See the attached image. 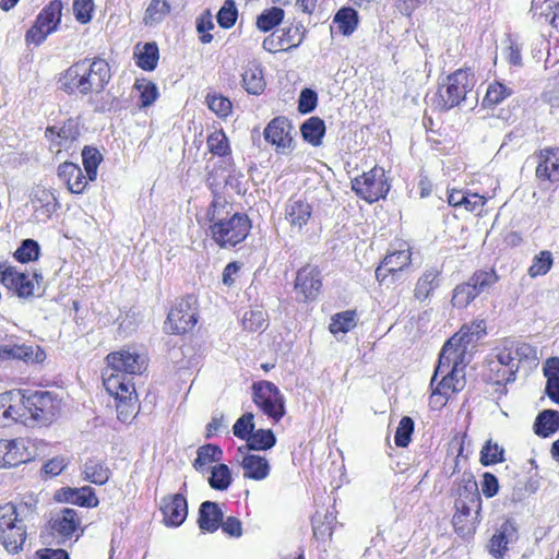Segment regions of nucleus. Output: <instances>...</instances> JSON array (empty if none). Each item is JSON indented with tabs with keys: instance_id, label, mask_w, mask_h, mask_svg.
Listing matches in <instances>:
<instances>
[{
	"instance_id": "49530a36",
	"label": "nucleus",
	"mask_w": 559,
	"mask_h": 559,
	"mask_svg": "<svg viewBox=\"0 0 559 559\" xmlns=\"http://www.w3.org/2000/svg\"><path fill=\"white\" fill-rule=\"evenodd\" d=\"M133 90L139 93L138 107L140 109L153 105L159 96L156 84L146 79H136Z\"/></svg>"
},
{
	"instance_id": "2eb2a0df",
	"label": "nucleus",
	"mask_w": 559,
	"mask_h": 559,
	"mask_svg": "<svg viewBox=\"0 0 559 559\" xmlns=\"http://www.w3.org/2000/svg\"><path fill=\"white\" fill-rule=\"evenodd\" d=\"M33 443L27 439L0 440V467L17 466L32 461L35 452Z\"/></svg>"
},
{
	"instance_id": "3c124183",
	"label": "nucleus",
	"mask_w": 559,
	"mask_h": 559,
	"mask_svg": "<svg viewBox=\"0 0 559 559\" xmlns=\"http://www.w3.org/2000/svg\"><path fill=\"white\" fill-rule=\"evenodd\" d=\"M231 481V473L226 464H218L212 467L209 484L213 489L219 491L227 490Z\"/></svg>"
},
{
	"instance_id": "aec40b11",
	"label": "nucleus",
	"mask_w": 559,
	"mask_h": 559,
	"mask_svg": "<svg viewBox=\"0 0 559 559\" xmlns=\"http://www.w3.org/2000/svg\"><path fill=\"white\" fill-rule=\"evenodd\" d=\"M313 207L302 197H292L285 206V218L293 231H301L312 217Z\"/></svg>"
},
{
	"instance_id": "ddd939ff",
	"label": "nucleus",
	"mask_w": 559,
	"mask_h": 559,
	"mask_svg": "<svg viewBox=\"0 0 559 559\" xmlns=\"http://www.w3.org/2000/svg\"><path fill=\"white\" fill-rule=\"evenodd\" d=\"M88 94L102 93L111 79L110 67L105 59L83 58L79 60Z\"/></svg>"
},
{
	"instance_id": "c03bdc74",
	"label": "nucleus",
	"mask_w": 559,
	"mask_h": 559,
	"mask_svg": "<svg viewBox=\"0 0 559 559\" xmlns=\"http://www.w3.org/2000/svg\"><path fill=\"white\" fill-rule=\"evenodd\" d=\"M300 132L305 141L313 146H318L321 144L325 133L324 121L319 117H311L302 123Z\"/></svg>"
},
{
	"instance_id": "dca6fc26",
	"label": "nucleus",
	"mask_w": 559,
	"mask_h": 559,
	"mask_svg": "<svg viewBox=\"0 0 559 559\" xmlns=\"http://www.w3.org/2000/svg\"><path fill=\"white\" fill-rule=\"evenodd\" d=\"M0 283L20 298L34 294V283L29 275L5 263H0Z\"/></svg>"
},
{
	"instance_id": "a18cd8bd",
	"label": "nucleus",
	"mask_w": 559,
	"mask_h": 559,
	"mask_svg": "<svg viewBox=\"0 0 559 559\" xmlns=\"http://www.w3.org/2000/svg\"><path fill=\"white\" fill-rule=\"evenodd\" d=\"M513 94V88L509 85L495 81L487 87L486 95L483 99V106L486 108H492L501 104L506 98Z\"/></svg>"
},
{
	"instance_id": "79ce46f5",
	"label": "nucleus",
	"mask_w": 559,
	"mask_h": 559,
	"mask_svg": "<svg viewBox=\"0 0 559 559\" xmlns=\"http://www.w3.org/2000/svg\"><path fill=\"white\" fill-rule=\"evenodd\" d=\"M223 451L218 445L209 443L202 445L197 451V459L193 461V467L200 473L207 471L209 466L222 460Z\"/></svg>"
},
{
	"instance_id": "e2e57ef3",
	"label": "nucleus",
	"mask_w": 559,
	"mask_h": 559,
	"mask_svg": "<svg viewBox=\"0 0 559 559\" xmlns=\"http://www.w3.org/2000/svg\"><path fill=\"white\" fill-rule=\"evenodd\" d=\"M214 28L212 15L209 11H205L197 19V31L200 34V40L203 44L212 41L213 36L210 31Z\"/></svg>"
},
{
	"instance_id": "c85d7f7f",
	"label": "nucleus",
	"mask_w": 559,
	"mask_h": 559,
	"mask_svg": "<svg viewBox=\"0 0 559 559\" xmlns=\"http://www.w3.org/2000/svg\"><path fill=\"white\" fill-rule=\"evenodd\" d=\"M51 530L63 537H70L78 530L80 519L76 510L63 508L52 514L50 519Z\"/></svg>"
},
{
	"instance_id": "39448f33",
	"label": "nucleus",
	"mask_w": 559,
	"mask_h": 559,
	"mask_svg": "<svg viewBox=\"0 0 559 559\" xmlns=\"http://www.w3.org/2000/svg\"><path fill=\"white\" fill-rule=\"evenodd\" d=\"M26 427H46L52 424L61 409V400L49 391H35L25 393Z\"/></svg>"
},
{
	"instance_id": "c756f323",
	"label": "nucleus",
	"mask_w": 559,
	"mask_h": 559,
	"mask_svg": "<svg viewBox=\"0 0 559 559\" xmlns=\"http://www.w3.org/2000/svg\"><path fill=\"white\" fill-rule=\"evenodd\" d=\"M58 177L64 181L72 193H82L87 186V176L73 163L64 162L58 167Z\"/></svg>"
},
{
	"instance_id": "cd10ccee",
	"label": "nucleus",
	"mask_w": 559,
	"mask_h": 559,
	"mask_svg": "<svg viewBox=\"0 0 559 559\" xmlns=\"http://www.w3.org/2000/svg\"><path fill=\"white\" fill-rule=\"evenodd\" d=\"M223 518L224 513L218 503L204 501L199 508V528L203 533H214L219 528Z\"/></svg>"
},
{
	"instance_id": "9b49d317",
	"label": "nucleus",
	"mask_w": 559,
	"mask_h": 559,
	"mask_svg": "<svg viewBox=\"0 0 559 559\" xmlns=\"http://www.w3.org/2000/svg\"><path fill=\"white\" fill-rule=\"evenodd\" d=\"M353 191L368 203L385 198L390 191L385 171L382 167H373L361 176L352 180Z\"/></svg>"
},
{
	"instance_id": "f3484780",
	"label": "nucleus",
	"mask_w": 559,
	"mask_h": 559,
	"mask_svg": "<svg viewBox=\"0 0 559 559\" xmlns=\"http://www.w3.org/2000/svg\"><path fill=\"white\" fill-rule=\"evenodd\" d=\"M80 130L78 122L73 119L67 120L62 126H51L45 131V136L50 142V150L57 153L62 150H70L78 140Z\"/></svg>"
},
{
	"instance_id": "f257e3e1",
	"label": "nucleus",
	"mask_w": 559,
	"mask_h": 559,
	"mask_svg": "<svg viewBox=\"0 0 559 559\" xmlns=\"http://www.w3.org/2000/svg\"><path fill=\"white\" fill-rule=\"evenodd\" d=\"M107 368L103 373L106 391L121 404L117 406L118 417L121 418L123 408L131 403L135 395L133 377L141 374L147 366L146 357L135 349L122 348L107 355Z\"/></svg>"
},
{
	"instance_id": "6e6d98bb",
	"label": "nucleus",
	"mask_w": 559,
	"mask_h": 559,
	"mask_svg": "<svg viewBox=\"0 0 559 559\" xmlns=\"http://www.w3.org/2000/svg\"><path fill=\"white\" fill-rule=\"evenodd\" d=\"M267 314L262 309H250L242 318L243 329L249 332H257L266 326Z\"/></svg>"
},
{
	"instance_id": "c9c22d12",
	"label": "nucleus",
	"mask_w": 559,
	"mask_h": 559,
	"mask_svg": "<svg viewBox=\"0 0 559 559\" xmlns=\"http://www.w3.org/2000/svg\"><path fill=\"white\" fill-rule=\"evenodd\" d=\"M171 12L168 0H151L143 16V24L147 27H156L162 24Z\"/></svg>"
},
{
	"instance_id": "6ab92c4d",
	"label": "nucleus",
	"mask_w": 559,
	"mask_h": 559,
	"mask_svg": "<svg viewBox=\"0 0 559 559\" xmlns=\"http://www.w3.org/2000/svg\"><path fill=\"white\" fill-rule=\"evenodd\" d=\"M518 539V526L514 521L506 520L490 538L487 549L495 559H502L509 545Z\"/></svg>"
},
{
	"instance_id": "b1692460",
	"label": "nucleus",
	"mask_w": 559,
	"mask_h": 559,
	"mask_svg": "<svg viewBox=\"0 0 559 559\" xmlns=\"http://www.w3.org/2000/svg\"><path fill=\"white\" fill-rule=\"evenodd\" d=\"M537 157L536 177L551 183L559 182V147H545Z\"/></svg>"
},
{
	"instance_id": "1a4fd4ad",
	"label": "nucleus",
	"mask_w": 559,
	"mask_h": 559,
	"mask_svg": "<svg viewBox=\"0 0 559 559\" xmlns=\"http://www.w3.org/2000/svg\"><path fill=\"white\" fill-rule=\"evenodd\" d=\"M499 277L495 270H478L473 273L467 282L456 285L453 289L451 304L454 308L464 309L475 298L488 292Z\"/></svg>"
},
{
	"instance_id": "8fccbe9b",
	"label": "nucleus",
	"mask_w": 559,
	"mask_h": 559,
	"mask_svg": "<svg viewBox=\"0 0 559 559\" xmlns=\"http://www.w3.org/2000/svg\"><path fill=\"white\" fill-rule=\"evenodd\" d=\"M276 443V437L271 429H258L247 440V448L254 451H266Z\"/></svg>"
},
{
	"instance_id": "20e7f679",
	"label": "nucleus",
	"mask_w": 559,
	"mask_h": 559,
	"mask_svg": "<svg viewBox=\"0 0 559 559\" xmlns=\"http://www.w3.org/2000/svg\"><path fill=\"white\" fill-rule=\"evenodd\" d=\"M453 515L455 532L465 537L474 534L476 524L480 522L481 498L476 481L467 483L459 492Z\"/></svg>"
},
{
	"instance_id": "a19ab883",
	"label": "nucleus",
	"mask_w": 559,
	"mask_h": 559,
	"mask_svg": "<svg viewBox=\"0 0 559 559\" xmlns=\"http://www.w3.org/2000/svg\"><path fill=\"white\" fill-rule=\"evenodd\" d=\"M412 253L409 247L404 243L400 249L389 251L382 261L383 267H386V272L395 274L409 265Z\"/></svg>"
},
{
	"instance_id": "5fc2aeb1",
	"label": "nucleus",
	"mask_w": 559,
	"mask_h": 559,
	"mask_svg": "<svg viewBox=\"0 0 559 559\" xmlns=\"http://www.w3.org/2000/svg\"><path fill=\"white\" fill-rule=\"evenodd\" d=\"M82 159L88 180L94 181L97 177L98 165L103 159L100 153L94 147L85 146L82 151Z\"/></svg>"
},
{
	"instance_id": "864d4df0",
	"label": "nucleus",
	"mask_w": 559,
	"mask_h": 559,
	"mask_svg": "<svg viewBox=\"0 0 559 559\" xmlns=\"http://www.w3.org/2000/svg\"><path fill=\"white\" fill-rule=\"evenodd\" d=\"M284 19V10L278 7H272L271 9L264 10L257 17V27L262 32H269Z\"/></svg>"
},
{
	"instance_id": "e433bc0d",
	"label": "nucleus",
	"mask_w": 559,
	"mask_h": 559,
	"mask_svg": "<svg viewBox=\"0 0 559 559\" xmlns=\"http://www.w3.org/2000/svg\"><path fill=\"white\" fill-rule=\"evenodd\" d=\"M485 323L484 321L475 322L472 325H464L461 330L454 334L451 338H456L454 341L455 345L453 347L455 349L463 348L464 355L467 352V346L476 341H478L485 333Z\"/></svg>"
},
{
	"instance_id": "393cba45",
	"label": "nucleus",
	"mask_w": 559,
	"mask_h": 559,
	"mask_svg": "<svg viewBox=\"0 0 559 559\" xmlns=\"http://www.w3.org/2000/svg\"><path fill=\"white\" fill-rule=\"evenodd\" d=\"M84 75L85 73H83L80 62L76 61L60 73L58 88L68 95H88L87 88L85 87Z\"/></svg>"
},
{
	"instance_id": "9d476101",
	"label": "nucleus",
	"mask_w": 559,
	"mask_h": 559,
	"mask_svg": "<svg viewBox=\"0 0 559 559\" xmlns=\"http://www.w3.org/2000/svg\"><path fill=\"white\" fill-rule=\"evenodd\" d=\"M62 2L59 0L50 1L45 5L33 24L26 32L25 41L27 45L39 46L46 38L55 33L61 23Z\"/></svg>"
},
{
	"instance_id": "6e6552de",
	"label": "nucleus",
	"mask_w": 559,
	"mask_h": 559,
	"mask_svg": "<svg viewBox=\"0 0 559 559\" xmlns=\"http://www.w3.org/2000/svg\"><path fill=\"white\" fill-rule=\"evenodd\" d=\"M252 401L273 424L286 414V400L281 390L271 381L261 380L252 384Z\"/></svg>"
},
{
	"instance_id": "4be33fe9",
	"label": "nucleus",
	"mask_w": 559,
	"mask_h": 559,
	"mask_svg": "<svg viewBox=\"0 0 559 559\" xmlns=\"http://www.w3.org/2000/svg\"><path fill=\"white\" fill-rule=\"evenodd\" d=\"M292 130L290 122L284 117H276L269 122L264 129V139L275 145L281 152H285L292 147Z\"/></svg>"
},
{
	"instance_id": "bf43d9fd",
	"label": "nucleus",
	"mask_w": 559,
	"mask_h": 559,
	"mask_svg": "<svg viewBox=\"0 0 559 559\" xmlns=\"http://www.w3.org/2000/svg\"><path fill=\"white\" fill-rule=\"evenodd\" d=\"M414 420L411 417H402L394 436V441L397 447L405 448L409 444L412 435L414 433Z\"/></svg>"
},
{
	"instance_id": "4c0bfd02",
	"label": "nucleus",
	"mask_w": 559,
	"mask_h": 559,
	"mask_svg": "<svg viewBox=\"0 0 559 559\" xmlns=\"http://www.w3.org/2000/svg\"><path fill=\"white\" fill-rule=\"evenodd\" d=\"M559 430V412L554 409H545L539 413L534 423V432L542 437L548 438Z\"/></svg>"
},
{
	"instance_id": "338daca9",
	"label": "nucleus",
	"mask_w": 559,
	"mask_h": 559,
	"mask_svg": "<svg viewBox=\"0 0 559 559\" xmlns=\"http://www.w3.org/2000/svg\"><path fill=\"white\" fill-rule=\"evenodd\" d=\"M318 104V95L313 90L305 88L298 99V110L301 114H309L314 110Z\"/></svg>"
},
{
	"instance_id": "423d86ee",
	"label": "nucleus",
	"mask_w": 559,
	"mask_h": 559,
	"mask_svg": "<svg viewBox=\"0 0 559 559\" xmlns=\"http://www.w3.org/2000/svg\"><path fill=\"white\" fill-rule=\"evenodd\" d=\"M24 507L13 503L0 506V543L12 554L19 552L26 539V525L22 516Z\"/></svg>"
},
{
	"instance_id": "a211bd4d",
	"label": "nucleus",
	"mask_w": 559,
	"mask_h": 559,
	"mask_svg": "<svg viewBox=\"0 0 559 559\" xmlns=\"http://www.w3.org/2000/svg\"><path fill=\"white\" fill-rule=\"evenodd\" d=\"M496 361H490V370L493 371L497 368V374L491 379L496 383H510L515 381L516 372L519 371V364L514 362L513 356H511L510 348L507 346V340H503L501 345L496 348Z\"/></svg>"
},
{
	"instance_id": "603ef678",
	"label": "nucleus",
	"mask_w": 559,
	"mask_h": 559,
	"mask_svg": "<svg viewBox=\"0 0 559 559\" xmlns=\"http://www.w3.org/2000/svg\"><path fill=\"white\" fill-rule=\"evenodd\" d=\"M209 152L225 157L230 154L229 141L223 130H215L206 140Z\"/></svg>"
},
{
	"instance_id": "7ed1b4c3",
	"label": "nucleus",
	"mask_w": 559,
	"mask_h": 559,
	"mask_svg": "<svg viewBox=\"0 0 559 559\" xmlns=\"http://www.w3.org/2000/svg\"><path fill=\"white\" fill-rule=\"evenodd\" d=\"M210 222V233L215 243L229 249L242 242L251 229V221L245 213L235 212L230 214L227 206L218 201H213L206 211Z\"/></svg>"
},
{
	"instance_id": "de8ad7c7",
	"label": "nucleus",
	"mask_w": 559,
	"mask_h": 559,
	"mask_svg": "<svg viewBox=\"0 0 559 559\" xmlns=\"http://www.w3.org/2000/svg\"><path fill=\"white\" fill-rule=\"evenodd\" d=\"M357 325V313L355 310H346L334 314L331 318L329 330L333 335L347 333Z\"/></svg>"
},
{
	"instance_id": "f03ea898",
	"label": "nucleus",
	"mask_w": 559,
	"mask_h": 559,
	"mask_svg": "<svg viewBox=\"0 0 559 559\" xmlns=\"http://www.w3.org/2000/svg\"><path fill=\"white\" fill-rule=\"evenodd\" d=\"M454 341L450 338L442 347L439 355V361L430 382L432 393L430 395V407L441 409L449 399L461 392L466 384L464 349H455Z\"/></svg>"
},
{
	"instance_id": "7c9ffc66",
	"label": "nucleus",
	"mask_w": 559,
	"mask_h": 559,
	"mask_svg": "<svg viewBox=\"0 0 559 559\" xmlns=\"http://www.w3.org/2000/svg\"><path fill=\"white\" fill-rule=\"evenodd\" d=\"M298 27H288L286 31L283 29L282 34L272 33L264 38L262 47L272 53L295 48L301 43L300 38L297 40L294 39V36L298 35Z\"/></svg>"
},
{
	"instance_id": "ea45409f",
	"label": "nucleus",
	"mask_w": 559,
	"mask_h": 559,
	"mask_svg": "<svg viewBox=\"0 0 559 559\" xmlns=\"http://www.w3.org/2000/svg\"><path fill=\"white\" fill-rule=\"evenodd\" d=\"M134 56L139 68L145 71H153L159 59V50L156 43H145L142 46L136 45Z\"/></svg>"
},
{
	"instance_id": "774afa93",
	"label": "nucleus",
	"mask_w": 559,
	"mask_h": 559,
	"mask_svg": "<svg viewBox=\"0 0 559 559\" xmlns=\"http://www.w3.org/2000/svg\"><path fill=\"white\" fill-rule=\"evenodd\" d=\"M544 99L550 106V114L559 119V81L544 93Z\"/></svg>"
},
{
	"instance_id": "37998d69",
	"label": "nucleus",
	"mask_w": 559,
	"mask_h": 559,
	"mask_svg": "<svg viewBox=\"0 0 559 559\" xmlns=\"http://www.w3.org/2000/svg\"><path fill=\"white\" fill-rule=\"evenodd\" d=\"M84 479L95 485H104L110 477V469L105 462L91 459L83 466Z\"/></svg>"
},
{
	"instance_id": "a878e982",
	"label": "nucleus",
	"mask_w": 559,
	"mask_h": 559,
	"mask_svg": "<svg viewBox=\"0 0 559 559\" xmlns=\"http://www.w3.org/2000/svg\"><path fill=\"white\" fill-rule=\"evenodd\" d=\"M31 201L34 212L40 221L49 219L59 207L55 193L41 187L32 191Z\"/></svg>"
},
{
	"instance_id": "69168bd1",
	"label": "nucleus",
	"mask_w": 559,
	"mask_h": 559,
	"mask_svg": "<svg viewBox=\"0 0 559 559\" xmlns=\"http://www.w3.org/2000/svg\"><path fill=\"white\" fill-rule=\"evenodd\" d=\"M209 108L219 117H227L231 111V103L222 95L207 97Z\"/></svg>"
},
{
	"instance_id": "f704fd0d",
	"label": "nucleus",
	"mask_w": 559,
	"mask_h": 559,
	"mask_svg": "<svg viewBox=\"0 0 559 559\" xmlns=\"http://www.w3.org/2000/svg\"><path fill=\"white\" fill-rule=\"evenodd\" d=\"M440 271L436 267L427 269L423 275L418 278L415 289L414 297L419 301L426 300L430 294L440 285Z\"/></svg>"
},
{
	"instance_id": "13d9d810",
	"label": "nucleus",
	"mask_w": 559,
	"mask_h": 559,
	"mask_svg": "<svg viewBox=\"0 0 559 559\" xmlns=\"http://www.w3.org/2000/svg\"><path fill=\"white\" fill-rule=\"evenodd\" d=\"M39 245L33 239H24L21 246L15 250L14 258L21 263L35 261L39 257Z\"/></svg>"
},
{
	"instance_id": "72a5a7b5",
	"label": "nucleus",
	"mask_w": 559,
	"mask_h": 559,
	"mask_svg": "<svg viewBox=\"0 0 559 559\" xmlns=\"http://www.w3.org/2000/svg\"><path fill=\"white\" fill-rule=\"evenodd\" d=\"M243 469V477L253 480H263L270 474L269 461L257 454H243L240 461Z\"/></svg>"
},
{
	"instance_id": "4468645a",
	"label": "nucleus",
	"mask_w": 559,
	"mask_h": 559,
	"mask_svg": "<svg viewBox=\"0 0 559 559\" xmlns=\"http://www.w3.org/2000/svg\"><path fill=\"white\" fill-rule=\"evenodd\" d=\"M25 392L10 390L0 394V427H10L20 423L24 425L26 417Z\"/></svg>"
},
{
	"instance_id": "0eeeda50",
	"label": "nucleus",
	"mask_w": 559,
	"mask_h": 559,
	"mask_svg": "<svg viewBox=\"0 0 559 559\" xmlns=\"http://www.w3.org/2000/svg\"><path fill=\"white\" fill-rule=\"evenodd\" d=\"M476 84L469 69H459L447 78V83L438 90L436 105L440 110H450L464 102Z\"/></svg>"
},
{
	"instance_id": "09e8293b",
	"label": "nucleus",
	"mask_w": 559,
	"mask_h": 559,
	"mask_svg": "<svg viewBox=\"0 0 559 559\" xmlns=\"http://www.w3.org/2000/svg\"><path fill=\"white\" fill-rule=\"evenodd\" d=\"M554 265V255L549 250H542L532 259L527 274L532 278L546 275Z\"/></svg>"
},
{
	"instance_id": "4d7b16f0",
	"label": "nucleus",
	"mask_w": 559,
	"mask_h": 559,
	"mask_svg": "<svg viewBox=\"0 0 559 559\" xmlns=\"http://www.w3.org/2000/svg\"><path fill=\"white\" fill-rule=\"evenodd\" d=\"M504 450L497 442L488 440L480 451V463L484 466L504 461Z\"/></svg>"
},
{
	"instance_id": "680f3d73",
	"label": "nucleus",
	"mask_w": 559,
	"mask_h": 559,
	"mask_svg": "<svg viewBox=\"0 0 559 559\" xmlns=\"http://www.w3.org/2000/svg\"><path fill=\"white\" fill-rule=\"evenodd\" d=\"M237 14L234 1L226 0L217 13V23L223 28H230L236 23Z\"/></svg>"
},
{
	"instance_id": "5701e85b",
	"label": "nucleus",
	"mask_w": 559,
	"mask_h": 559,
	"mask_svg": "<svg viewBox=\"0 0 559 559\" xmlns=\"http://www.w3.org/2000/svg\"><path fill=\"white\" fill-rule=\"evenodd\" d=\"M322 286L320 271L317 266L306 265L297 272L295 289L302 296V300L314 299Z\"/></svg>"
},
{
	"instance_id": "0e129e2a",
	"label": "nucleus",
	"mask_w": 559,
	"mask_h": 559,
	"mask_svg": "<svg viewBox=\"0 0 559 559\" xmlns=\"http://www.w3.org/2000/svg\"><path fill=\"white\" fill-rule=\"evenodd\" d=\"M93 10V0H73V13L81 24H86L92 20Z\"/></svg>"
},
{
	"instance_id": "473e14b6",
	"label": "nucleus",
	"mask_w": 559,
	"mask_h": 559,
	"mask_svg": "<svg viewBox=\"0 0 559 559\" xmlns=\"http://www.w3.org/2000/svg\"><path fill=\"white\" fill-rule=\"evenodd\" d=\"M242 86L247 93L251 95H261L266 82L264 79L263 68L260 63L252 61L247 64L242 74Z\"/></svg>"
},
{
	"instance_id": "f8f14e48",
	"label": "nucleus",
	"mask_w": 559,
	"mask_h": 559,
	"mask_svg": "<svg viewBox=\"0 0 559 559\" xmlns=\"http://www.w3.org/2000/svg\"><path fill=\"white\" fill-rule=\"evenodd\" d=\"M197 298L189 295L178 300L170 309L165 329L175 334L186 333L198 322Z\"/></svg>"
},
{
	"instance_id": "58836bf2",
	"label": "nucleus",
	"mask_w": 559,
	"mask_h": 559,
	"mask_svg": "<svg viewBox=\"0 0 559 559\" xmlns=\"http://www.w3.org/2000/svg\"><path fill=\"white\" fill-rule=\"evenodd\" d=\"M358 23V13L350 7L341 8L333 17V24L344 36H350L357 29Z\"/></svg>"
},
{
	"instance_id": "2f4dec72",
	"label": "nucleus",
	"mask_w": 559,
	"mask_h": 559,
	"mask_svg": "<svg viewBox=\"0 0 559 559\" xmlns=\"http://www.w3.org/2000/svg\"><path fill=\"white\" fill-rule=\"evenodd\" d=\"M13 358L26 364H39L46 359V353L39 346L5 344L3 359Z\"/></svg>"
},
{
	"instance_id": "052dcab7",
	"label": "nucleus",
	"mask_w": 559,
	"mask_h": 559,
	"mask_svg": "<svg viewBox=\"0 0 559 559\" xmlns=\"http://www.w3.org/2000/svg\"><path fill=\"white\" fill-rule=\"evenodd\" d=\"M254 417L252 413H246L241 417H239L234 427L233 432L234 435L242 440H248V437L252 435L254 431Z\"/></svg>"
},
{
	"instance_id": "412c9836",
	"label": "nucleus",
	"mask_w": 559,
	"mask_h": 559,
	"mask_svg": "<svg viewBox=\"0 0 559 559\" xmlns=\"http://www.w3.org/2000/svg\"><path fill=\"white\" fill-rule=\"evenodd\" d=\"M164 523L167 526H180L188 515V502L182 493L164 497L160 502Z\"/></svg>"
},
{
	"instance_id": "bb28decb",
	"label": "nucleus",
	"mask_w": 559,
	"mask_h": 559,
	"mask_svg": "<svg viewBox=\"0 0 559 559\" xmlns=\"http://www.w3.org/2000/svg\"><path fill=\"white\" fill-rule=\"evenodd\" d=\"M56 499L61 502H68L86 508H95L98 504V499L90 486L81 488H62L56 493Z\"/></svg>"
}]
</instances>
